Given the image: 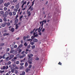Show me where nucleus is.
<instances>
[{"label": "nucleus", "mask_w": 75, "mask_h": 75, "mask_svg": "<svg viewBox=\"0 0 75 75\" xmlns=\"http://www.w3.org/2000/svg\"><path fill=\"white\" fill-rule=\"evenodd\" d=\"M26 37H25V36H24L23 37V40H25L26 39Z\"/></svg>", "instance_id": "obj_49"}, {"label": "nucleus", "mask_w": 75, "mask_h": 75, "mask_svg": "<svg viewBox=\"0 0 75 75\" xmlns=\"http://www.w3.org/2000/svg\"><path fill=\"white\" fill-rule=\"evenodd\" d=\"M14 52V50H11L10 51V52L11 53H13Z\"/></svg>", "instance_id": "obj_21"}, {"label": "nucleus", "mask_w": 75, "mask_h": 75, "mask_svg": "<svg viewBox=\"0 0 75 75\" xmlns=\"http://www.w3.org/2000/svg\"><path fill=\"white\" fill-rule=\"evenodd\" d=\"M14 59V60L17 59V57H14L13 58Z\"/></svg>", "instance_id": "obj_58"}, {"label": "nucleus", "mask_w": 75, "mask_h": 75, "mask_svg": "<svg viewBox=\"0 0 75 75\" xmlns=\"http://www.w3.org/2000/svg\"><path fill=\"white\" fill-rule=\"evenodd\" d=\"M24 63H20V65L21 66L23 65H24Z\"/></svg>", "instance_id": "obj_38"}, {"label": "nucleus", "mask_w": 75, "mask_h": 75, "mask_svg": "<svg viewBox=\"0 0 75 75\" xmlns=\"http://www.w3.org/2000/svg\"><path fill=\"white\" fill-rule=\"evenodd\" d=\"M34 38H35V37H34V36H31V38H32L33 39H34Z\"/></svg>", "instance_id": "obj_53"}, {"label": "nucleus", "mask_w": 75, "mask_h": 75, "mask_svg": "<svg viewBox=\"0 0 75 75\" xmlns=\"http://www.w3.org/2000/svg\"><path fill=\"white\" fill-rule=\"evenodd\" d=\"M18 21V19H15V20L14 22L15 23H16V24L17 23Z\"/></svg>", "instance_id": "obj_7"}, {"label": "nucleus", "mask_w": 75, "mask_h": 75, "mask_svg": "<svg viewBox=\"0 0 75 75\" xmlns=\"http://www.w3.org/2000/svg\"><path fill=\"white\" fill-rule=\"evenodd\" d=\"M1 26L2 27H5V26H6L5 25V24H4V23H3L1 25Z\"/></svg>", "instance_id": "obj_29"}, {"label": "nucleus", "mask_w": 75, "mask_h": 75, "mask_svg": "<svg viewBox=\"0 0 75 75\" xmlns=\"http://www.w3.org/2000/svg\"><path fill=\"white\" fill-rule=\"evenodd\" d=\"M12 61H13V62H14V61H15V60L14 59H12L11 60Z\"/></svg>", "instance_id": "obj_57"}, {"label": "nucleus", "mask_w": 75, "mask_h": 75, "mask_svg": "<svg viewBox=\"0 0 75 75\" xmlns=\"http://www.w3.org/2000/svg\"><path fill=\"white\" fill-rule=\"evenodd\" d=\"M15 74H17L18 73V71H17V70H15Z\"/></svg>", "instance_id": "obj_41"}, {"label": "nucleus", "mask_w": 75, "mask_h": 75, "mask_svg": "<svg viewBox=\"0 0 75 75\" xmlns=\"http://www.w3.org/2000/svg\"><path fill=\"white\" fill-rule=\"evenodd\" d=\"M16 8H17V9H18V8H19V5H16Z\"/></svg>", "instance_id": "obj_17"}, {"label": "nucleus", "mask_w": 75, "mask_h": 75, "mask_svg": "<svg viewBox=\"0 0 75 75\" xmlns=\"http://www.w3.org/2000/svg\"><path fill=\"white\" fill-rule=\"evenodd\" d=\"M27 14L28 15V17H29V16H30V15H31V13H30V11H28V12Z\"/></svg>", "instance_id": "obj_12"}, {"label": "nucleus", "mask_w": 75, "mask_h": 75, "mask_svg": "<svg viewBox=\"0 0 75 75\" xmlns=\"http://www.w3.org/2000/svg\"><path fill=\"white\" fill-rule=\"evenodd\" d=\"M38 34H36V35H35V36H34V37H37V36H38Z\"/></svg>", "instance_id": "obj_60"}, {"label": "nucleus", "mask_w": 75, "mask_h": 75, "mask_svg": "<svg viewBox=\"0 0 75 75\" xmlns=\"http://www.w3.org/2000/svg\"><path fill=\"white\" fill-rule=\"evenodd\" d=\"M35 28L33 30V31H31L30 32V34H33V33H34V31H35Z\"/></svg>", "instance_id": "obj_16"}, {"label": "nucleus", "mask_w": 75, "mask_h": 75, "mask_svg": "<svg viewBox=\"0 0 75 75\" xmlns=\"http://www.w3.org/2000/svg\"><path fill=\"white\" fill-rule=\"evenodd\" d=\"M5 55L4 54L3 56H2V58H3V59H5Z\"/></svg>", "instance_id": "obj_50"}, {"label": "nucleus", "mask_w": 75, "mask_h": 75, "mask_svg": "<svg viewBox=\"0 0 75 75\" xmlns=\"http://www.w3.org/2000/svg\"><path fill=\"white\" fill-rule=\"evenodd\" d=\"M5 14L6 16H8V15L9 14L8 12L7 11L5 12Z\"/></svg>", "instance_id": "obj_11"}, {"label": "nucleus", "mask_w": 75, "mask_h": 75, "mask_svg": "<svg viewBox=\"0 0 75 75\" xmlns=\"http://www.w3.org/2000/svg\"><path fill=\"white\" fill-rule=\"evenodd\" d=\"M11 62L10 61H9L7 63V65H11Z\"/></svg>", "instance_id": "obj_33"}, {"label": "nucleus", "mask_w": 75, "mask_h": 75, "mask_svg": "<svg viewBox=\"0 0 75 75\" xmlns=\"http://www.w3.org/2000/svg\"><path fill=\"white\" fill-rule=\"evenodd\" d=\"M30 44L31 45H33L34 44V42H30Z\"/></svg>", "instance_id": "obj_18"}, {"label": "nucleus", "mask_w": 75, "mask_h": 75, "mask_svg": "<svg viewBox=\"0 0 75 75\" xmlns=\"http://www.w3.org/2000/svg\"><path fill=\"white\" fill-rule=\"evenodd\" d=\"M38 34L39 35H41L42 34V33L41 32H39Z\"/></svg>", "instance_id": "obj_46"}, {"label": "nucleus", "mask_w": 75, "mask_h": 75, "mask_svg": "<svg viewBox=\"0 0 75 75\" xmlns=\"http://www.w3.org/2000/svg\"><path fill=\"white\" fill-rule=\"evenodd\" d=\"M3 20L4 21H5V22H6V21H7V19H6V18H4Z\"/></svg>", "instance_id": "obj_35"}, {"label": "nucleus", "mask_w": 75, "mask_h": 75, "mask_svg": "<svg viewBox=\"0 0 75 75\" xmlns=\"http://www.w3.org/2000/svg\"><path fill=\"white\" fill-rule=\"evenodd\" d=\"M12 13L13 14V16H16V12L15 11H13Z\"/></svg>", "instance_id": "obj_26"}, {"label": "nucleus", "mask_w": 75, "mask_h": 75, "mask_svg": "<svg viewBox=\"0 0 75 75\" xmlns=\"http://www.w3.org/2000/svg\"><path fill=\"white\" fill-rule=\"evenodd\" d=\"M13 3H16L17 2V0H13Z\"/></svg>", "instance_id": "obj_42"}, {"label": "nucleus", "mask_w": 75, "mask_h": 75, "mask_svg": "<svg viewBox=\"0 0 75 75\" xmlns=\"http://www.w3.org/2000/svg\"><path fill=\"white\" fill-rule=\"evenodd\" d=\"M27 45H28V44H27V42H25L24 44V45H25V47H27Z\"/></svg>", "instance_id": "obj_32"}, {"label": "nucleus", "mask_w": 75, "mask_h": 75, "mask_svg": "<svg viewBox=\"0 0 75 75\" xmlns=\"http://www.w3.org/2000/svg\"><path fill=\"white\" fill-rule=\"evenodd\" d=\"M3 17L4 18H5V17H7V16L5 14L3 15Z\"/></svg>", "instance_id": "obj_31"}, {"label": "nucleus", "mask_w": 75, "mask_h": 75, "mask_svg": "<svg viewBox=\"0 0 75 75\" xmlns=\"http://www.w3.org/2000/svg\"><path fill=\"white\" fill-rule=\"evenodd\" d=\"M7 25L8 26H9L10 25V23L9 22H7Z\"/></svg>", "instance_id": "obj_27"}, {"label": "nucleus", "mask_w": 75, "mask_h": 75, "mask_svg": "<svg viewBox=\"0 0 75 75\" xmlns=\"http://www.w3.org/2000/svg\"><path fill=\"white\" fill-rule=\"evenodd\" d=\"M33 41L34 42H38V40L37 39H33Z\"/></svg>", "instance_id": "obj_4"}, {"label": "nucleus", "mask_w": 75, "mask_h": 75, "mask_svg": "<svg viewBox=\"0 0 75 75\" xmlns=\"http://www.w3.org/2000/svg\"><path fill=\"white\" fill-rule=\"evenodd\" d=\"M23 17V15L20 16V18H19V20H20V21H22V19H21V18H22Z\"/></svg>", "instance_id": "obj_22"}, {"label": "nucleus", "mask_w": 75, "mask_h": 75, "mask_svg": "<svg viewBox=\"0 0 75 75\" xmlns=\"http://www.w3.org/2000/svg\"><path fill=\"white\" fill-rule=\"evenodd\" d=\"M3 0H0V4H1L3 3Z\"/></svg>", "instance_id": "obj_23"}, {"label": "nucleus", "mask_w": 75, "mask_h": 75, "mask_svg": "<svg viewBox=\"0 0 75 75\" xmlns=\"http://www.w3.org/2000/svg\"><path fill=\"white\" fill-rule=\"evenodd\" d=\"M26 1H25V2H23V4H22L24 5V4H26Z\"/></svg>", "instance_id": "obj_54"}, {"label": "nucleus", "mask_w": 75, "mask_h": 75, "mask_svg": "<svg viewBox=\"0 0 75 75\" xmlns=\"http://www.w3.org/2000/svg\"><path fill=\"white\" fill-rule=\"evenodd\" d=\"M16 28L15 29L16 30H17V29H18V27H19V26L18 25V24H16V25H15Z\"/></svg>", "instance_id": "obj_8"}, {"label": "nucleus", "mask_w": 75, "mask_h": 75, "mask_svg": "<svg viewBox=\"0 0 75 75\" xmlns=\"http://www.w3.org/2000/svg\"><path fill=\"white\" fill-rule=\"evenodd\" d=\"M21 74H22V75H25V72L24 71H22Z\"/></svg>", "instance_id": "obj_25"}, {"label": "nucleus", "mask_w": 75, "mask_h": 75, "mask_svg": "<svg viewBox=\"0 0 75 75\" xmlns=\"http://www.w3.org/2000/svg\"><path fill=\"white\" fill-rule=\"evenodd\" d=\"M16 8L14 9V11H16V12H17V11H18V10Z\"/></svg>", "instance_id": "obj_37"}, {"label": "nucleus", "mask_w": 75, "mask_h": 75, "mask_svg": "<svg viewBox=\"0 0 75 75\" xmlns=\"http://www.w3.org/2000/svg\"><path fill=\"white\" fill-rule=\"evenodd\" d=\"M9 35V33H4L3 35L4 36H6V35Z\"/></svg>", "instance_id": "obj_10"}, {"label": "nucleus", "mask_w": 75, "mask_h": 75, "mask_svg": "<svg viewBox=\"0 0 75 75\" xmlns=\"http://www.w3.org/2000/svg\"><path fill=\"white\" fill-rule=\"evenodd\" d=\"M45 31V28H43L42 30V32H44V31Z\"/></svg>", "instance_id": "obj_59"}, {"label": "nucleus", "mask_w": 75, "mask_h": 75, "mask_svg": "<svg viewBox=\"0 0 75 75\" xmlns=\"http://www.w3.org/2000/svg\"><path fill=\"white\" fill-rule=\"evenodd\" d=\"M7 4V5H8V6L9 5H10V2H8Z\"/></svg>", "instance_id": "obj_62"}, {"label": "nucleus", "mask_w": 75, "mask_h": 75, "mask_svg": "<svg viewBox=\"0 0 75 75\" xmlns=\"http://www.w3.org/2000/svg\"><path fill=\"white\" fill-rule=\"evenodd\" d=\"M31 47V45H29L27 46V48L28 49H29V48H30Z\"/></svg>", "instance_id": "obj_20"}, {"label": "nucleus", "mask_w": 75, "mask_h": 75, "mask_svg": "<svg viewBox=\"0 0 75 75\" xmlns=\"http://www.w3.org/2000/svg\"><path fill=\"white\" fill-rule=\"evenodd\" d=\"M4 44H5L4 43H2L1 44V46H3L4 45Z\"/></svg>", "instance_id": "obj_55"}, {"label": "nucleus", "mask_w": 75, "mask_h": 75, "mask_svg": "<svg viewBox=\"0 0 75 75\" xmlns=\"http://www.w3.org/2000/svg\"><path fill=\"white\" fill-rule=\"evenodd\" d=\"M10 59L9 58V57L8 56L5 59V60L6 61H8L9 60H10Z\"/></svg>", "instance_id": "obj_2"}, {"label": "nucleus", "mask_w": 75, "mask_h": 75, "mask_svg": "<svg viewBox=\"0 0 75 75\" xmlns=\"http://www.w3.org/2000/svg\"><path fill=\"white\" fill-rule=\"evenodd\" d=\"M10 31H11L12 33H13V32L14 31V28H11Z\"/></svg>", "instance_id": "obj_9"}, {"label": "nucleus", "mask_w": 75, "mask_h": 75, "mask_svg": "<svg viewBox=\"0 0 75 75\" xmlns=\"http://www.w3.org/2000/svg\"><path fill=\"white\" fill-rule=\"evenodd\" d=\"M6 67H5V66H4L3 67V69H6Z\"/></svg>", "instance_id": "obj_43"}, {"label": "nucleus", "mask_w": 75, "mask_h": 75, "mask_svg": "<svg viewBox=\"0 0 75 75\" xmlns=\"http://www.w3.org/2000/svg\"><path fill=\"white\" fill-rule=\"evenodd\" d=\"M4 10H5V11H6V10H7V7H4Z\"/></svg>", "instance_id": "obj_36"}, {"label": "nucleus", "mask_w": 75, "mask_h": 75, "mask_svg": "<svg viewBox=\"0 0 75 75\" xmlns=\"http://www.w3.org/2000/svg\"><path fill=\"white\" fill-rule=\"evenodd\" d=\"M10 51V49L9 48H8L7 49V51L8 52V51Z\"/></svg>", "instance_id": "obj_52"}, {"label": "nucleus", "mask_w": 75, "mask_h": 75, "mask_svg": "<svg viewBox=\"0 0 75 75\" xmlns=\"http://www.w3.org/2000/svg\"><path fill=\"white\" fill-rule=\"evenodd\" d=\"M23 47V45H22V44L20 45H19V46L18 47H17V49H18V48H21V47Z\"/></svg>", "instance_id": "obj_14"}, {"label": "nucleus", "mask_w": 75, "mask_h": 75, "mask_svg": "<svg viewBox=\"0 0 75 75\" xmlns=\"http://www.w3.org/2000/svg\"><path fill=\"white\" fill-rule=\"evenodd\" d=\"M30 71V69H28V68H26L25 70L26 72H28V71Z\"/></svg>", "instance_id": "obj_6"}, {"label": "nucleus", "mask_w": 75, "mask_h": 75, "mask_svg": "<svg viewBox=\"0 0 75 75\" xmlns=\"http://www.w3.org/2000/svg\"><path fill=\"white\" fill-rule=\"evenodd\" d=\"M9 14L10 16H12V15H13V14H12V12H10L9 13Z\"/></svg>", "instance_id": "obj_19"}, {"label": "nucleus", "mask_w": 75, "mask_h": 75, "mask_svg": "<svg viewBox=\"0 0 75 75\" xmlns=\"http://www.w3.org/2000/svg\"><path fill=\"white\" fill-rule=\"evenodd\" d=\"M28 41H31V39H27Z\"/></svg>", "instance_id": "obj_64"}, {"label": "nucleus", "mask_w": 75, "mask_h": 75, "mask_svg": "<svg viewBox=\"0 0 75 75\" xmlns=\"http://www.w3.org/2000/svg\"><path fill=\"white\" fill-rule=\"evenodd\" d=\"M32 6H31L28 8V10L30 9V11H33V8L32 7Z\"/></svg>", "instance_id": "obj_5"}, {"label": "nucleus", "mask_w": 75, "mask_h": 75, "mask_svg": "<svg viewBox=\"0 0 75 75\" xmlns=\"http://www.w3.org/2000/svg\"><path fill=\"white\" fill-rule=\"evenodd\" d=\"M58 64L59 65H62V63H61V62H59V63H58Z\"/></svg>", "instance_id": "obj_48"}, {"label": "nucleus", "mask_w": 75, "mask_h": 75, "mask_svg": "<svg viewBox=\"0 0 75 75\" xmlns=\"http://www.w3.org/2000/svg\"><path fill=\"white\" fill-rule=\"evenodd\" d=\"M22 50L21 49H20L19 50V51L18 52V53H20V52H21L22 51Z\"/></svg>", "instance_id": "obj_47"}, {"label": "nucleus", "mask_w": 75, "mask_h": 75, "mask_svg": "<svg viewBox=\"0 0 75 75\" xmlns=\"http://www.w3.org/2000/svg\"><path fill=\"white\" fill-rule=\"evenodd\" d=\"M14 48H17V45H15L14 46Z\"/></svg>", "instance_id": "obj_44"}, {"label": "nucleus", "mask_w": 75, "mask_h": 75, "mask_svg": "<svg viewBox=\"0 0 75 75\" xmlns=\"http://www.w3.org/2000/svg\"><path fill=\"white\" fill-rule=\"evenodd\" d=\"M18 17V14H17L15 17V19H17V18Z\"/></svg>", "instance_id": "obj_34"}, {"label": "nucleus", "mask_w": 75, "mask_h": 75, "mask_svg": "<svg viewBox=\"0 0 75 75\" xmlns=\"http://www.w3.org/2000/svg\"><path fill=\"white\" fill-rule=\"evenodd\" d=\"M32 67V65L31 64H30L29 66L28 67L29 68V69H31V67Z\"/></svg>", "instance_id": "obj_24"}, {"label": "nucleus", "mask_w": 75, "mask_h": 75, "mask_svg": "<svg viewBox=\"0 0 75 75\" xmlns=\"http://www.w3.org/2000/svg\"><path fill=\"white\" fill-rule=\"evenodd\" d=\"M3 72H4V70H3V71H1V73H2Z\"/></svg>", "instance_id": "obj_63"}, {"label": "nucleus", "mask_w": 75, "mask_h": 75, "mask_svg": "<svg viewBox=\"0 0 75 75\" xmlns=\"http://www.w3.org/2000/svg\"><path fill=\"white\" fill-rule=\"evenodd\" d=\"M19 63H20V61H17L16 62V64H19Z\"/></svg>", "instance_id": "obj_28"}, {"label": "nucleus", "mask_w": 75, "mask_h": 75, "mask_svg": "<svg viewBox=\"0 0 75 75\" xmlns=\"http://www.w3.org/2000/svg\"><path fill=\"white\" fill-rule=\"evenodd\" d=\"M33 56V55L32 53H30L28 54V62L30 64H32V61H33V58H32V57Z\"/></svg>", "instance_id": "obj_1"}, {"label": "nucleus", "mask_w": 75, "mask_h": 75, "mask_svg": "<svg viewBox=\"0 0 75 75\" xmlns=\"http://www.w3.org/2000/svg\"><path fill=\"white\" fill-rule=\"evenodd\" d=\"M0 13L1 14H4V12L3 11H1Z\"/></svg>", "instance_id": "obj_30"}, {"label": "nucleus", "mask_w": 75, "mask_h": 75, "mask_svg": "<svg viewBox=\"0 0 75 75\" xmlns=\"http://www.w3.org/2000/svg\"><path fill=\"white\" fill-rule=\"evenodd\" d=\"M14 57V55L13 54H11L9 56V58L10 59H12V58H13Z\"/></svg>", "instance_id": "obj_3"}, {"label": "nucleus", "mask_w": 75, "mask_h": 75, "mask_svg": "<svg viewBox=\"0 0 75 75\" xmlns=\"http://www.w3.org/2000/svg\"><path fill=\"white\" fill-rule=\"evenodd\" d=\"M4 5L6 7H8V5H7V4L6 3L4 4Z\"/></svg>", "instance_id": "obj_39"}, {"label": "nucleus", "mask_w": 75, "mask_h": 75, "mask_svg": "<svg viewBox=\"0 0 75 75\" xmlns=\"http://www.w3.org/2000/svg\"><path fill=\"white\" fill-rule=\"evenodd\" d=\"M11 8H12V9H13L14 8V6H12L11 7Z\"/></svg>", "instance_id": "obj_56"}, {"label": "nucleus", "mask_w": 75, "mask_h": 75, "mask_svg": "<svg viewBox=\"0 0 75 75\" xmlns=\"http://www.w3.org/2000/svg\"><path fill=\"white\" fill-rule=\"evenodd\" d=\"M39 60V58L38 57H37L36 58H35V60H36L37 61Z\"/></svg>", "instance_id": "obj_45"}, {"label": "nucleus", "mask_w": 75, "mask_h": 75, "mask_svg": "<svg viewBox=\"0 0 75 75\" xmlns=\"http://www.w3.org/2000/svg\"><path fill=\"white\" fill-rule=\"evenodd\" d=\"M25 67H27L28 66V64L27 63V62H26L25 63Z\"/></svg>", "instance_id": "obj_13"}, {"label": "nucleus", "mask_w": 75, "mask_h": 75, "mask_svg": "<svg viewBox=\"0 0 75 75\" xmlns=\"http://www.w3.org/2000/svg\"><path fill=\"white\" fill-rule=\"evenodd\" d=\"M25 53V51H22V52H21V54H24Z\"/></svg>", "instance_id": "obj_51"}, {"label": "nucleus", "mask_w": 75, "mask_h": 75, "mask_svg": "<svg viewBox=\"0 0 75 75\" xmlns=\"http://www.w3.org/2000/svg\"><path fill=\"white\" fill-rule=\"evenodd\" d=\"M35 48V45H34L31 46L32 49H33V50H34V49Z\"/></svg>", "instance_id": "obj_15"}, {"label": "nucleus", "mask_w": 75, "mask_h": 75, "mask_svg": "<svg viewBox=\"0 0 75 75\" xmlns=\"http://www.w3.org/2000/svg\"><path fill=\"white\" fill-rule=\"evenodd\" d=\"M20 68H21V69H24V67L22 66H21L20 67Z\"/></svg>", "instance_id": "obj_40"}, {"label": "nucleus", "mask_w": 75, "mask_h": 75, "mask_svg": "<svg viewBox=\"0 0 75 75\" xmlns=\"http://www.w3.org/2000/svg\"><path fill=\"white\" fill-rule=\"evenodd\" d=\"M26 37L27 38H29V35H28Z\"/></svg>", "instance_id": "obj_61"}]
</instances>
